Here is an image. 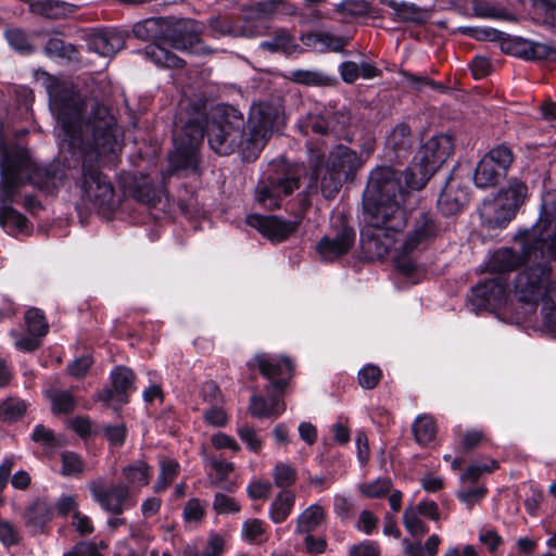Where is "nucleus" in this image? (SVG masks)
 Returning <instances> with one entry per match:
<instances>
[{
  "instance_id": "obj_56",
  "label": "nucleus",
  "mask_w": 556,
  "mask_h": 556,
  "mask_svg": "<svg viewBox=\"0 0 556 556\" xmlns=\"http://www.w3.org/2000/svg\"><path fill=\"white\" fill-rule=\"evenodd\" d=\"M237 433L251 451L257 453L262 448L263 441L253 427L241 425L238 427Z\"/></svg>"
},
{
  "instance_id": "obj_33",
  "label": "nucleus",
  "mask_w": 556,
  "mask_h": 556,
  "mask_svg": "<svg viewBox=\"0 0 556 556\" xmlns=\"http://www.w3.org/2000/svg\"><path fill=\"white\" fill-rule=\"evenodd\" d=\"M295 502V495L291 491H281L269 508V518L275 523L283 522L290 515Z\"/></svg>"
},
{
  "instance_id": "obj_40",
  "label": "nucleus",
  "mask_w": 556,
  "mask_h": 556,
  "mask_svg": "<svg viewBox=\"0 0 556 556\" xmlns=\"http://www.w3.org/2000/svg\"><path fill=\"white\" fill-rule=\"evenodd\" d=\"M179 472V465L173 459H164L161 462V469L159 477L153 485V491L156 493L164 492L168 485L174 481Z\"/></svg>"
},
{
  "instance_id": "obj_41",
  "label": "nucleus",
  "mask_w": 556,
  "mask_h": 556,
  "mask_svg": "<svg viewBox=\"0 0 556 556\" xmlns=\"http://www.w3.org/2000/svg\"><path fill=\"white\" fill-rule=\"evenodd\" d=\"M4 38L10 47L21 54H29L34 52V47L29 42L28 35L21 28H8L4 31Z\"/></svg>"
},
{
  "instance_id": "obj_50",
  "label": "nucleus",
  "mask_w": 556,
  "mask_h": 556,
  "mask_svg": "<svg viewBox=\"0 0 556 556\" xmlns=\"http://www.w3.org/2000/svg\"><path fill=\"white\" fill-rule=\"evenodd\" d=\"M273 476L277 486L286 488L295 482L296 470L290 464L278 463L274 468Z\"/></svg>"
},
{
  "instance_id": "obj_46",
  "label": "nucleus",
  "mask_w": 556,
  "mask_h": 556,
  "mask_svg": "<svg viewBox=\"0 0 556 556\" xmlns=\"http://www.w3.org/2000/svg\"><path fill=\"white\" fill-rule=\"evenodd\" d=\"M345 180L339 175L336 170H333L330 166L328 167L326 174L323 176L320 181L321 193L326 199H332L339 192L342 181Z\"/></svg>"
},
{
  "instance_id": "obj_49",
  "label": "nucleus",
  "mask_w": 556,
  "mask_h": 556,
  "mask_svg": "<svg viewBox=\"0 0 556 556\" xmlns=\"http://www.w3.org/2000/svg\"><path fill=\"white\" fill-rule=\"evenodd\" d=\"M391 486L392 481L390 478H378L372 482L359 484L358 489L365 496L375 498L387 494Z\"/></svg>"
},
{
  "instance_id": "obj_5",
  "label": "nucleus",
  "mask_w": 556,
  "mask_h": 556,
  "mask_svg": "<svg viewBox=\"0 0 556 556\" xmlns=\"http://www.w3.org/2000/svg\"><path fill=\"white\" fill-rule=\"evenodd\" d=\"M66 178L59 164L41 166L20 149L8 150L1 163L0 226L8 233L21 232L27 227V218L12 207L20 189L30 184L46 193L58 191Z\"/></svg>"
},
{
  "instance_id": "obj_57",
  "label": "nucleus",
  "mask_w": 556,
  "mask_h": 556,
  "mask_svg": "<svg viewBox=\"0 0 556 556\" xmlns=\"http://www.w3.org/2000/svg\"><path fill=\"white\" fill-rule=\"evenodd\" d=\"M203 418L207 425L213 427H224L228 421L223 404L210 405L203 413Z\"/></svg>"
},
{
  "instance_id": "obj_26",
  "label": "nucleus",
  "mask_w": 556,
  "mask_h": 556,
  "mask_svg": "<svg viewBox=\"0 0 556 556\" xmlns=\"http://www.w3.org/2000/svg\"><path fill=\"white\" fill-rule=\"evenodd\" d=\"M153 469L143 459H137L122 468V477L125 484L128 485L132 493L147 486L150 483Z\"/></svg>"
},
{
  "instance_id": "obj_36",
  "label": "nucleus",
  "mask_w": 556,
  "mask_h": 556,
  "mask_svg": "<svg viewBox=\"0 0 556 556\" xmlns=\"http://www.w3.org/2000/svg\"><path fill=\"white\" fill-rule=\"evenodd\" d=\"M413 432L418 444L427 445L437 433L434 419L429 415L418 416L413 424Z\"/></svg>"
},
{
  "instance_id": "obj_9",
  "label": "nucleus",
  "mask_w": 556,
  "mask_h": 556,
  "mask_svg": "<svg viewBox=\"0 0 556 556\" xmlns=\"http://www.w3.org/2000/svg\"><path fill=\"white\" fill-rule=\"evenodd\" d=\"M299 188V176L285 164L270 165L256 188V201L264 208L279 206L281 197Z\"/></svg>"
},
{
  "instance_id": "obj_32",
  "label": "nucleus",
  "mask_w": 556,
  "mask_h": 556,
  "mask_svg": "<svg viewBox=\"0 0 556 556\" xmlns=\"http://www.w3.org/2000/svg\"><path fill=\"white\" fill-rule=\"evenodd\" d=\"M471 9L473 14L481 18L514 20V15L506 8L492 1L471 0Z\"/></svg>"
},
{
  "instance_id": "obj_4",
  "label": "nucleus",
  "mask_w": 556,
  "mask_h": 556,
  "mask_svg": "<svg viewBox=\"0 0 556 556\" xmlns=\"http://www.w3.org/2000/svg\"><path fill=\"white\" fill-rule=\"evenodd\" d=\"M243 114L231 105H217L207 115L205 127L202 121L189 119L185 126L174 134V151L169 154V164L174 170H195L198 167V149L204 136L212 150L220 155H229L236 151L253 156Z\"/></svg>"
},
{
  "instance_id": "obj_1",
  "label": "nucleus",
  "mask_w": 556,
  "mask_h": 556,
  "mask_svg": "<svg viewBox=\"0 0 556 556\" xmlns=\"http://www.w3.org/2000/svg\"><path fill=\"white\" fill-rule=\"evenodd\" d=\"M49 104L58 122L61 149L83 157L81 200L102 211L117 206L114 187L94 163H113L121 151V129L110 110L87 99L75 86L48 76Z\"/></svg>"
},
{
  "instance_id": "obj_18",
  "label": "nucleus",
  "mask_w": 556,
  "mask_h": 556,
  "mask_svg": "<svg viewBox=\"0 0 556 556\" xmlns=\"http://www.w3.org/2000/svg\"><path fill=\"white\" fill-rule=\"evenodd\" d=\"M506 301V287L500 279H490L471 290L469 304L475 312L495 309Z\"/></svg>"
},
{
  "instance_id": "obj_15",
  "label": "nucleus",
  "mask_w": 556,
  "mask_h": 556,
  "mask_svg": "<svg viewBox=\"0 0 556 556\" xmlns=\"http://www.w3.org/2000/svg\"><path fill=\"white\" fill-rule=\"evenodd\" d=\"M302 219V214L296 215L292 220H285L277 216L252 214L247 217V224L257 229L268 240L281 242L298 230Z\"/></svg>"
},
{
  "instance_id": "obj_54",
  "label": "nucleus",
  "mask_w": 556,
  "mask_h": 556,
  "mask_svg": "<svg viewBox=\"0 0 556 556\" xmlns=\"http://www.w3.org/2000/svg\"><path fill=\"white\" fill-rule=\"evenodd\" d=\"M381 379V370L374 365H367L358 371V382L364 389L375 388Z\"/></svg>"
},
{
  "instance_id": "obj_61",
  "label": "nucleus",
  "mask_w": 556,
  "mask_h": 556,
  "mask_svg": "<svg viewBox=\"0 0 556 556\" xmlns=\"http://www.w3.org/2000/svg\"><path fill=\"white\" fill-rule=\"evenodd\" d=\"M349 556H380V545L375 541L364 540L349 548Z\"/></svg>"
},
{
  "instance_id": "obj_45",
  "label": "nucleus",
  "mask_w": 556,
  "mask_h": 556,
  "mask_svg": "<svg viewBox=\"0 0 556 556\" xmlns=\"http://www.w3.org/2000/svg\"><path fill=\"white\" fill-rule=\"evenodd\" d=\"M261 48L266 49L270 52H290L294 47V42L287 30H278L275 36L261 42Z\"/></svg>"
},
{
  "instance_id": "obj_62",
  "label": "nucleus",
  "mask_w": 556,
  "mask_h": 556,
  "mask_svg": "<svg viewBox=\"0 0 556 556\" xmlns=\"http://www.w3.org/2000/svg\"><path fill=\"white\" fill-rule=\"evenodd\" d=\"M495 468H497V464L495 460H490V463L484 464H472L465 471L462 479L464 481L475 482L481 475L491 472Z\"/></svg>"
},
{
  "instance_id": "obj_12",
  "label": "nucleus",
  "mask_w": 556,
  "mask_h": 556,
  "mask_svg": "<svg viewBox=\"0 0 556 556\" xmlns=\"http://www.w3.org/2000/svg\"><path fill=\"white\" fill-rule=\"evenodd\" d=\"M514 161V154L505 144L490 150L478 163L473 181L478 188L485 189L496 186L507 174Z\"/></svg>"
},
{
  "instance_id": "obj_24",
  "label": "nucleus",
  "mask_w": 556,
  "mask_h": 556,
  "mask_svg": "<svg viewBox=\"0 0 556 556\" xmlns=\"http://www.w3.org/2000/svg\"><path fill=\"white\" fill-rule=\"evenodd\" d=\"M299 125L301 131L305 135L309 132L325 135L336 128L334 115L330 110L317 106L300 119Z\"/></svg>"
},
{
  "instance_id": "obj_60",
  "label": "nucleus",
  "mask_w": 556,
  "mask_h": 556,
  "mask_svg": "<svg viewBox=\"0 0 556 556\" xmlns=\"http://www.w3.org/2000/svg\"><path fill=\"white\" fill-rule=\"evenodd\" d=\"M210 466L216 471L217 477L212 480L215 486H222L224 480L233 470V464L224 459L208 458Z\"/></svg>"
},
{
  "instance_id": "obj_27",
  "label": "nucleus",
  "mask_w": 556,
  "mask_h": 556,
  "mask_svg": "<svg viewBox=\"0 0 556 556\" xmlns=\"http://www.w3.org/2000/svg\"><path fill=\"white\" fill-rule=\"evenodd\" d=\"M29 10L47 18H63L78 10V5L59 0H37L33 1Z\"/></svg>"
},
{
  "instance_id": "obj_59",
  "label": "nucleus",
  "mask_w": 556,
  "mask_h": 556,
  "mask_svg": "<svg viewBox=\"0 0 556 556\" xmlns=\"http://www.w3.org/2000/svg\"><path fill=\"white\" fill-rule=\"evenodd\" d=\"M132 197L144 204H152L156 198V193L151 182L144 179L142 182L137 184L131 192Z\"/></svg>"
},
{
  "instance_id": "obj_64",
  "label": "nucleus",
  "mask_w": 556,
  "mask_h": 556,
  "mask_svg": "<svg viewBox=\"0 0 556 556\" xmlns=\"http://www.w3.org/2000/svg\"><path fill=\"white\" fill-rule=\"evenodd\" d=\"M63 556H102L98 551L97 544L93 542H79L70 552Z\"/></svg>"
},
{
  "instance_id": "obj_3",
  "label": "nucleus",
  "mask_w": 556,
  "mask_h": 556,
  "mask_svg": "<svg viewBox=\"0 0 556 556\" xmlns=\"http://www.w3.org/2000/svg\"><path fill=\"white\" fill-rule=\"evenodd\" d=\"M408 189L389 166L371 170L364 192L361 245L369 260H380L396 248L407 223Z\"/></svg>"
},
{
  "instance_id": "obj_30",
  "label": "nucleus",
  "mask_w": 556,
  "mask_h": 556,
  "mask_svg": "<svg viewBox=\"0 0 556 556\" xmlns=\"http://www.w3.org/2000/svg\"><path fill=\"white\" fill-rule=\"evenodd\" d=\"M143 56L159 66L182 67L185 61L157 43H151L141 52Z\"/></svg>"
},
{
  "instance_id": "obj_58",
  "label": "nucleus",
  "mask_w": 556,
  "mask_h": 556,
  "mask_svg": "<svg viewBox=\"0 0 556 556\" xmlns=\"http://www.w3.org/2000/svg\"><path fill=\"white\" fill-rule=\"evenodd\" d=\"M31 440L49 448H54L59 445V440L55 438L53 431L46 428L43 425H37L35 427L31 433Z\"/></svg>"
},
{
  "instance_id": "obj_39",
  "label": "nucleus",
  "mask_w": 556,
  "mask_h": 556,
  "mask_svg": "<svg viewBox=\"0 0 556 556\" xmlns=\"http://www.w3.org/2000/svg\"><path fill=\"white\" fill-rule=\"evenodd\" d=\"M289 77L293 81L306 86H327L331 83L330 77L315 70H294L290 72Z\"/></svg>"
},
{
  "instance_id": "obj_42",
  "label": "nucleus",
  "mask_w": 556,
  "mask_h": 556,
  "mask_svg": "<svg viewBox=\"0 0 556 556\" xmlns=\"http://www.w3.org/2000/svg\"><path fill=\"white\" fill-rule=\"evenodd\" d=\"M85 471V463L81 457L71 451L61 453V473L64 477H77Z\"/></svg>"
},
{
  "instance_id": "obj_38",
  "label": "nucleus",
  "mask_w": 556,
  "mask_h": 556,
  "mask_svg": "<svg viewBox=\"0 0 556 556\" xmlns=\"http://www.w3.org/2000/svg\"><path fill=\"white\" fill-rule=\"evenodd\" d=\"M52 518V508L43 501L35 502L26 511V521L35 529H42Z\"/></svg>"
},
{
  "instance_id": "obj_21",
  "label": "nucleus",
  "mask_w": 556,
  "mask_h": 556,
  "mask_svg": "<svg viewBox=\"0 0 556 556\" xmlns=\"http://www.w3.org/2000/svg\"><path fill=\"white\" fill-rule=\"evenodd\" d=\"M468 201V190L453 176L448 177L438 199V206L444 215L458 213Z\"/></svg>"
},
{
  "instance_id": "obj_8",
  "label": "nucleus",
  "mask_w": 556,
  "mask_h": 556,
  "mask_svg": "<svg viewBox=\"0 0 556 556\" xmlns=\"http://www.w3.org/2000/svg\"><path fill=\"white\" fill-rule=\"evenodd\" d=\"M528 188L525 182L511 179L501 195L494 201L483 203L480 216L483 223L492 228H501L508 224L523 203Z\"/></svg>"
},
{
  "instance_id": "obj_37",
  "label": "nucleus",
  "mask_w": 556,
  "mask_h": 556,
  "mask_svg": "<svg viewBox=\"0 0 556 556\" xmlns=\"http://www.w3.org/2000/svg\"><path fill=\"white\" fill-rule=\"evenodd\" d=\"M47 396L51 402L52 412L54 414H67L75 407V400L66 390L51 387L47 390Z\"/></svg>"
},
{
  "instance_id": "obj_17",
  "label": "nucleus",
  "mask_w": 556,
  "mask_h": 556,
  "mask_svg": "<svg viewBox=\"0 0 556 556\" xmlns=\"http://www.w3.org/2000/svg\"><path fill=\"white\" fill-rule=\"evenodd\" d=\"M502 49L527 61L556 62V45L549 42L511 37L502 42Z\"/></svg>"
},
{
  "instance_id": "obj_19",
  "label": "nucleus",
  "mask_w": 556,
  "mask_h": 556,
  "mask_svg": "<svg viewBox=\"0 0 556 556\" xmlns=\"http://www.w3.org/2000/svg\"><path fill=\"white\" fill-rule=\"evenodd\" d=\"M85 40L89 50L101 56H112L125 46L124 33L112 28L90 29Z\"/></svg>"
},
{
  "instance_id": "obj_63",
  "label": "nucleus",
  "mask_w": 556,
  "mask_h": 556,
  "mask_svg": "<svg viewBox=\"0 0 556 556\" xmlns=\"http://www.w3.org/2000/svg\"><path fill=\"white\" fill-rule=\"evenodd\" d=\"M201 396L203 401L208 405L224 403V396L217 384L213 381H206L205 383H203L201 388Z\"/></svg>"
},
{
  "instance_id": "obj_55",
  "label": "nucleus",
  "mask_w": 556,
  "mask_h": 556,
  "mask_svg": "<svg viewBox=\"0 0 556 556\" xmlns=\"http://www.w3.org/2000/svg\"><path fill=\"white\" fill-rule=\"evenodd\" d=\"M213 509L219 515L233 514L240 510V506L231 496L218 492L214 496Z\"/></svg>"
},
{
  "instance_id": "obj_25",
  "label": "nucleus",
  "mask_w": 556,
  "mask_h": 556,
  "mask_svg": "<svg viewBox=\"0 0 556 556\" xmlns=\"http://www.w3.org/2000/svg\"><path fill=\"white\" fill-rule=\"evenodd\" d=\"M210 27L213 31L219 35L255 37L261 36L264 33V26L258 22H254L251 13L245 16L244 23L241 27H235L228 21L219 17L213 18Z\"/></svg>"
},
{
  "instance_id": "obj_14",
  "label": "nucleus",
  "mask_w": 556,
  "mask_h": 556,
  "mask_svg": "<svg viewBox=\"0 0 556 556\" xmlns=\"http://www.w3.org/2000/svg\"><path fill=\"white\" fill-rule=\"evenodd\" d=\"M200 24L193 20L167 17L163 42L179 51L200 52L204 50L200 43Z\"/></svg>"
},
{
  "instance_id": "obj_22",
  "label": "nucleus",
  "mask_w": 556,
  "mask_h": 556,
  "mask_svg": "<svg viewBox=\"0 0 556 556\" xmlns=\"http://www.w3.org/2000/svg\"><path fill=\"white\" fill-rule=\"evenodd\" d=\"M329 166L348 180L363 166V161L355 151L338 146L330 153Z\"/></svg>"
},
{
  "instance_id": "obj_31",
  "label": "nucleus",
  "mask_w": 556,
  "mask_h": 556,
  "mask_svg": "<svg viewBox=\"0 0 556 556\" xmlns=\"http://www.w3.org/2000/svg\"><path fill=\"white\" fill-rule=\"evenodd\" d=\"M315 45L319 46L320 52H337L348 54L344 48L350 43V36H337L329 31H320L311 36Z\"/></svg>"
},
{
  "instance_id": "obj_53",
  "label": "nucleus",
  "mask_w": 556,
  "mask_h": 556,
  "mask_svg": "<svg viewBox=\"0 0 556 556\" xmlns=\"http://www.w3.org/2000/svg\"><path fill=\"white\" fill-rule=\"evenodd\" d=\"M403 523L405 529L413 535L421 536L428 531L426 525L419 519L417 513L412 507L405 509Z\"/></svg>"
},
{
  "instance_id": "obj_44",
  "label": "nucleus",
  "mask_w": 556,
  "mask_h": 556,
  "mask_svg": "<svg viewBox=\"0 0 556 556\" xmlns=\"http://www.w3.org/2000/svg\"><path fill=\"white\" fill-rule=\"evenodd\" d=\"M45 53L53 59H72L76 49L71 43H65L62 39L52 37L45 46Z\"/></svg>"
},
{
  "instance_id": "obj_2",
  "label": "nucleus",
  "mask_w": 556,
  "mask_h": 556,
  "mask_svg": "<svg viewBox=\"0 0 556 556\" xmlns=\"http://www.w3.org/2000/svg\"><path fill=\"white\" fill-rule=\"evenodd\" d=\"M516 240L521 256L509 248L498 249L489 258L488 268L506 273L525 264L515 278V296L531 307L541 303L543 327L556 338V278L551 266L556 261V194L543 197L536 224L519 232Z\"/></svg>"
},
{
  "instance_id": "obj_11",
  "label": "nucleus",
  "mask_w": 556,
  "mask_h": 556,
  "mask_svg": "<svg viewBox=\"0 0 556 556\" xmlns=\"http://www.w3.org/2000/svg\"><path fill=\"white\" fill-rule=\"evenodd\" d=\"M355 241V231L343 213L331 216L330 230L317 243L316 251L324 261L346 254Z\"/></svg>"
},
{
  "instance_id": "obj_23",
  "label": "nucleus",
  "mask_w": 556,
  "mask_h": 556,
  "mask_svg": "<svg viewBox=\"0 0 556 556\" xmlns=\"http://www.w3.org/2000/svg\"><path fill=\"white\" fill-rule=\"evenodd\" d=\"M273 390V387H266L267 399L262 395L251 397L249 409L252 416L278 417L286 410L285 402Z\"/></svg>"
},
{
  "instance_id": "obj_51",
  "label": "nucleus",
  "mask_w": 556,
  "mask_h": 556,
  "mask_svg": "<svg viewBox=\"0 0 556 556\" xmlns=\"http://www.w3.org/2000/svg\"><path fill=\"white\" fill-rule=\"evenodd\" d=\"M242 538L249 543L262 542L265 523L260 519H248L242 525Z\"/></svg>"
},
{
  "instance_id": "obj_20",
  "label": "nucleus",
  "mask_w": 556,
  "mask_h": 556,
  "mask_svg": "<svg viewBox=\"0 0 556 556\" xmlns=\"http://www.w3.org/2000/svg\"><path fill=\"white\" fill-rule=\"evenodd\" d=\"M135 374L127 367H116L111 372L112 388L104 389L99 397L106 404L126 403V393L132 389Z\"/></svg>"
},
{
  "instance_id": "obj_28",
  "label": "nucleus",
  "mask_w": 556,
  "mask_h": 556,
  "mask_svg": "<svg viewBox=\"0 0 556 556\" xmlns=\"http://www.w3.org/2000/svg\"><path fill=\"white\" fill-rule=\"evenodd\" d=\"M386 4L393 10L394 20L400 22L421 24L430 17V13L427 9L420 8L412 2L387 0Z\"/></svg>"
},
{
  "instance_id": "obj_29",
  "label": "nucleus",
  "mask_w": 556,
  "mask_h": 556,
  "mask_svg": "<svg viewBox=\"0 0 556 556\" xmlns=\"http://www.w3.org/2000/svg\"><path fill=\"white\" fill-rule=\"evenodd\" d=\"M167 17H151L136 23L132 26V34L141 40L163 41Z\"/></svg>"
},
{
  "instance_id": "obj_13",
  "label": "nucleus",
  "mask_w": 556,
  "mask_h": 556,
  "mask_svg": "<svg viewBox=\"0 0 556 556\" xmlns=\"http://www.w3.org/2000/svg\"><path fill=\"white\" fill-rule=\"evenodd\" d=\"M279 118V110L273 104L256 103L251 106L247 136L254 157L264 148Z\"/></svg>"
},
{
  "instance_id": "obj_6",
  "label": "nucleus",
  "mask_w": 556,
  "mask_h": 556,
  "mask_svg": "<svg viewBox=\"0 0 556 556\" xmlns=\"http://www.w3.org/2000/svg\"><path fill=\"white\" fill-rule=\"evenodd\" d=\"M452 151L453 141L450 136H433L421 146L410 166L405 172L397 173V177L408 189L420 190Z\"/></svg>"
},
{
  "instance_id": "obj_43",
  "label": "nucleus",
  "mask_w": 556,
  "mask_h": 556,
  "mask_svg": "<svg viewBox=\"0 0 556 556\" xmlns=\"http://www.w3.org/2000/svg\"><path fill=\"white\" fill-rule=\"evenodd\" d=\"M27 405L18 399H7L0 404V419L5 422H13L20 419L26 412Z\"/></svg>"
},
{
  "instance_id": "obj_48",
  "label": "nucleus",
  "mask_w": 556,
  "mask_h": 556,
  "mask_svg": "<svg viewBox=\"0 0 556 556\" xmlns=\"http://www.w3.org/2000/svg\"><path fill=\"white\" fill-rule=\"evenodd\" d=\"M25 323L31 336H45L48 332V324L38 308H29L26 312Z\"/></svg>"
},
{
  "instance_id": "obj_10",
  "label": "nucleus",
  "mask_w": 556,
  "mask_h": 556,
  "mask_svg": "<svg viewBox=\"0 0 556 556\" xmlns=\"http://www.w3.org/2000/svg\"><path fill=\"white\" fill-rule=\"evenodd\" d=\"M87 488L92 500L99 506L115 516L122 515L124 511L135 507L136 494L124 482H119L108 488L104 477H98L87 483Z\"/></svg>"
},
{
  "instance_id": "obj_52",
  "label": "nucleus",
  "mask_w": 556,
  "mask_h": 556,
  "mask_svg": "<svg viewBox=\"0 0 556 556\" xmlns=\"http://www.w3.org/2000/svg\"><path fill=\"white\" fill-rule=\"evenodd\" d=\"M486 495V489L483 485L475 488H462L457 492V498L468 508L471 509L475 504L479 503Z\"/></svg>"
},
{
  "instance_id": "obj_7",
  "label": "nucleus",
  "mask_w": 556,
  "mask_h": 556,
  "mask_svg": "<svg viewBox=\"0 0 556 556\" xmlns=\"http://www.w3.org/2000/svg\"><path fill=\"white\" fill-rule=\"evenodd\" d=\"M439 226L434 216L427 212H420L414 218L410 231L404 241L394 248L396 268L404 275H412L417 264L408 257L418 247L437 237Z\"/></svg>"
},
{
  "instance_id": "obj_47",
  "label": "nucleus",
  "mask_w": 556,
  "mask_h": 556,
  "mask_svg": "<svg viewBox=\"0 0 556 556\" xmlns=\"http://www.w3.org/2000/svg\"><path fill=\"white\" fill-rule=\"evenodd\" d=\"M336 12L351 16L369 14L370 4L366 0H343L334 7Z\"/></svg>"
},
{
  "instance_id": "obj_35",
  "label": "nucleus",
  "mask_w": 556,
  "mask_h": 556,
  "mask_svg": "<svg viewBox=\"0 0 556 556\" xmlns=\"http://www.w3.org/2000/svg\"><path fill=\"white\" fill-rule=\"evenodd\" d=\"M323 519L324 509L319 505L313 504L298 517L295 532L298 534L309 533L319 527Z\"/></svg>"
},
{
  "instance_id": "obj_16",
  "label": "nucleus",
  "mask_w": 556,
  "mask_h": 556,
  "mask_svg": "<svg viewBox=\"0 0 556 556\" xmlns=\"http://www.w3.org/2000/svg\"><path fill=\"white\" fill-rule=\"evenodd\" d=\"M248 365L250 367L257 366L260 372L270 380L267 387H273L277 393H281L286 389L292 371L289 358H278L265 353L256 354Z\"/></svg>"
},
{
  "instance_id": "obj_34",
  "label": "nucleus",
  "mask_w": 556,
  "mask_h": 556,
  "mask_svg": "<svg viewBox=\"0 0 556 556\" xmlns=\"http://www.w3.org/2000/svg\"><path fill=\"white\" fill-rule=\"evenodd\" d=\"M386 144L394 151L396 157L406 152L412 146V135L408 125H396L387 137Z\"/></svg>"
}]
</instances>
